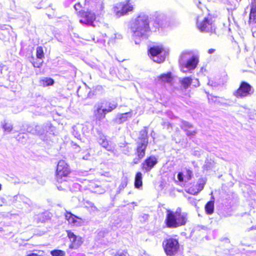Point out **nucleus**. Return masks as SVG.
I'll use <instances>...</instances> for the list:
<instances>
[{
    "mask_svg": "<svg viewBox=\"0 0 256 256\" xmlns=\"http://www.w3.org/2000/svg\"><path fill=\"white\" fill-rule=\"evenodd\" d=\"M130 28L136 36L148 38L151 32L148 16L144 12L140 13L132 24Z\"/></svg>",
    "mask_w": 256,
    "mask_h": 256,
    "instance_id": "obj_1",
    "label": "nucleus"
},
{
    "mask_svg": "<svg viewBox=\"0 0 256 256\" xmlns=\"http://www.w3.org/2000/svg\"><path fill=\"white\" fill-rule=\"evenodd\" d=\"M81 5L80 3L76 4L74 9L76 14L80 18V22L85 24L94 26V23L96 20V16H100L104 13V6L102 4H99L96 6V12L89 10H80Z\"/></svg>",
    "mask_w": 256,
    "mask_h": 256,
    "instance_id": "obj_2",
    "label": "nucleus"
},
{
    "mask_svg": "<svg viewBox=\"0 0 256 256\" xmlns=\"http://www.w3.org/2000/svg\"><path fill=\"white\" fill-rule=\"evenodd\" d=\"M136 144L134 152L135 157L132 162V165L140 164L146 156V150L148 144V127L144 126L142 130L140 131L138 141Z\"/></svg>",
    "mask_w": 256,
    "mask_h": 256,
    "instance_id": "obj_3",
    "label": "nucleus"
},
{
    "mask_svg": "<svg viewBox=\"0 0 256 256\" xmlns=\"http://www.w3.org/2000/svg\"><path fill=\"white\" fill-rule=\"evenodd\" d=\"M188 222L187 214L182 212L180 208L175 212L168 210L164 220L167 228H176L186 224Z\"/></svg>",
    "mask_w": 256,
    "mask_h": 256,
    "instance_id": "obj_4",
    "label": "nucleus"
},
{
    "mask_svg": "<svg viewBox=\"0 0 256 256\" xmlns=\"http://www.w3.org/2000/svg\"><path fill=\"white\" fill-rule=\"evenodd\" d=\"M169 54V50L165 49L162 44L154 45L148 50V55L154 62L163 63Z\"/></svg>",
    "mask_w": 256,
    "mask_h": 256,
    "instance_id": "obj_5",
    "label": "nucleus"
},
{
    "mask_svg": "<svg viewBox=\"0 0 256 256\" xmlns=\"http://www.w3.org/2000/svg\"><path fill=\"white\" fill-rule=\"evenodd\" d=\"M117 107L118 104L114 101L106 102L101 106H98L94 112V118L96 120V122L100 125V122L98 121L104 118L108 113L112 112Z\"/></svg>",
    "mask_w": 256,
    "mask_h": 256,
    "instance_id": "obj_6",
    "label": "nucleus"
},
{
    "mask_svg": "<svg viewBox=\"0 0 256 256\" xmlns=\"http://www.w3.org/2000/svg\"><path fill=\"white\" fill-rule=\"evenodd\" d=\"M71 172L68 164L64 160L58 161L56 171V178L58 184L67 182L66 178Z\"/></svg>",
    "mask_w": 256,
    "mask_h": 256,
    "instance_id": "obj_7",
    "label": "nucleus"
},
{
    "mask_svg": "<svg viewBox=\"0 0 256 256\" xmlns=\"http://www.w3.org/2000/svg\"><path fill=\"white\" fill-rule=\"evenodd\" d=\"M162 246L167 256H175L180 250V244L178 240L172 237L166 238L163 241Z\"/></svg>",
    "mask_w": 256,
    "mask_h": 256,
    "instance_id": "obj_8",
    "label": "nucleus"
},
{
    "mask_svg": "<svg viewBox=\"0 0 256 256\" xmlns=\"http://www.w3.org/2000/svg\"><path fill=\"white\" fill-rule=\"evenodd\" d=\"M196 26L198 30L203 32L209 33L210 35L216 34V26L212 20L204 18L202 20L196 22Z\"/></svg>",
    "mask_w": 256,
    "mask_h": 256,
    "instance_id": "obj_9",
    "label": "nucleus"
},
{
    "mask_svg": "<svg viewBox=\"0 0 256 256\" xmlns=\"http://www.w3.org/2000/svg\"><path fill=\"white\" fill-rule=\"evenodd\" d=\"M254 92L252 86L247 82L242 81L239 87L234 92V96L237 98H242L250 96Z\"/></svg>",
    "mask_w": 256,
    "mask_h": 256,
    "instance_id": "obj_10",
    "label": "nucleus"
},
{
    "mask_svg": "<svg viewBox=\"0 0 256 256\" xmlns=\"http://www.w3.org/2000/svg\"><path fill=\"white\" fill-rule=\"evenodd\" d=\"M133 9V6L129 1L120 2L114 6V12L118 17L126 14L128 12L132 11Z\"/></svg>",
    "mask_w": 256,
    "mask_h": 256,
    "instance_id": "obj_11",
    "label": "nucleus"
},
{
    "mask_svg": "<svg viewBox=\"0 0 256 256\" xmlns=\"http://www.w3.org/2000/svg\"><path fill=\"white\" fill-rule=\"evenodd\" d=\"M206 180L203 178H200L196 182H191L187 186L186 191L187 193L197 195L200 192L206 184Z\"/></svg>",
    "mask_w": 256,
    "mask_h": 256,
    "instance_id": "obj_12",
    "label": "nucleus"
},
{
    "mask_svg": "<svg viewBox=\"0 0 256 256\" xmlns=\"http://www.w3.org/2000/svg\"><path fill=\"white\" fill-rule=\"evenodd\" d=\"M68 237L70 241L69 248L70 249H78L83 244L84 240L82 237L76 236L70 230H66Z\"/></svg>",
    "mask_w": 256,
    "mask_h": 256,
    "instance_id": "obj_13",
    "label": "nucleus"
},
{
    "mask_svg": "<svg viewBox=\"0 0 256 256\" xmlns=\"http://www.w3.org/2000/svg\"><path fill=\"white\" fill-rule=\"evenodd\" d=\"M158 163V160L154 156H147L141 164V168L144 172H150Z\"/></svg>",
    "mask_w": 256,
    "mask_h": 256,
    "instance_id": "obj_14",
    "label": "nucleus"
},
{
    "mask_svg": "<svg viewBox=\"0 0 256 256\" xmlns=\"http://www.w3.org/2000/svg\"><path fill=\"white\" fill-rule=\"evenodd\" d=\"M36 59H34L33 61L32 62V64L34 68H40L42 64V59L44 57V54L42 46H38L36 48Z\"/></svg>",
    "mask_w": 256,
    "mask_h": 256,
    "instance_id": "obj_15",
    "label": "nucleus"
},
{
    "mask_svg": "<svg viewBox=\"0 0 256 256\" xmlns=\"http://www.w3.org/2000/svg\"><path fill=\"white\" fill-rule=\"evenodd\" d=\"M180 128L189 138L194 137L197 133L196 130L194 128L193 126L186 121H182Z\"/></svg>",
    "mask_w": 256,
    "mask_h": 256,
    "instance_id": "obj_16",
    "label": "nucleus"
},
{
    "mask_svg": "<svg viewBox=\"0 0 256 256\" xmlns=\"http://www.w3.org/2000/svg\"><path fill=\"white\" fill-rule=\"evenodd\" d=\"M198 62V58L196 56H193L184 64H182L181 68H186L189 70H194L197 67Z\"/></svg>",
    "mask_w": 256,
    "mask_h": 256,
    "instance_id": "obj_17",
    "label": "nucleus"
},
{
    "mask_svg": "<svg viewBox=\"0 0 256 256\" xmlns=\"http://www.w3.org/2000/svg\"><path fill=\"white\" fill-rule=\"evenodd\" d=\"M248 22L250 24H256V0H252Z\"/></svg>",
    "mask_w": 256,
    "mask_h": 256,
    "instance_id": "obj_18",
    "label": "nucleus"
},
{
    "mask_svg": "<svg viewBox=\"0 0 256 256\" xmlns=\"http://www.w3.org/2000/svg\"><path fill=\"white\" fill-rule=\"evenodd\" d=\"M158 80L162 82L172 84L174 80V76L172 72H169L165 74H162L158 76Z\"/></svg>",
    "mask_w": 256,
    "mask_h": 256,
    "instance_id": "obj_19",
    "label": "nucleus"
},
{
    "mask_svg": "<svg viewBox=\"0 0 256 256\" xmlns=\"http://www.w3.org/2000/svg\"><path fill=\"white\" fill-rule=\"evenodd\" d=\"M66 218L68 221L69 223L74 226H78L80 224V222L79 220H80L81 218L74 215L70 212H66Z\"/></svg>",
    "mask_w": 256,
    "mask_h": 256,
    "instance_id": "obj_20",
    "label": "nucleus"
},
{
    "mask_svg": "<svg viewBox=\"0 0 256 256\" xmlns=\"http://www.w3.org/2000/svg\"><path fill=\"white\" fill-rule=\"evenodd\" d=\"M132 117V110L118 114L115 119L117 123L120 124Z\"/></svg>",
    "mask_w": 256,
    "mask_h": 256,
    "instance_id": "obj_21",
    "label": "nucleus"
},
{
    "mask_svg": "<svg viewBox=\"0 0 256 256\" xmlns=\"http://www.w3.org/2000/svg\"><path fill=\"white\" fill-rule=\"evenodd\" d=\"M192 79L190 76L182 78L180 81V88L182 90H186L192 84Z\"/></svg>",
    "mask_w": 256,
    "mask_h": 256,
    "instance_id": "obj_22",
    "label": "nucleus"
},
{
    "mask_svg": "<svg viewBox=\"0 0 256 256\" xmlns=\"http://www.w3.org/2000/svg\"><path fill=\"white\" fill-rule=\"evenodd\" d=\"M142 174L140 172H136L134 176V186L136 188H140L142 186Z\"/></svg>",
    "mask_w": 256,
    "mask_h": 256,
    "instance_id": "obj_23",
    "label": "nucleus"
},
{
    "mask_svg": "<svg viewBox=\"0 0 256 256\" xmlns=\"http://www.w3.org/2000/svg\"><path fill=\"white\" fill-rule=\"evenodd\" d=\"M204 209L208 214H212L214 211V201L210 200L207 202L205 205Z\"/></svg>",
    "mask_w": 256,
    "mask_h": 256,
    "instance_id": "obj_24",
    "label": "nucleus"
},
{
    "mask_svg": "<svg viewBox=\"0 0 256 256\" xmlns=\"http://www.w3.org/2000/svg\"><path fill=\"white\" fill-rule=\"evenodd\" d=\"M40 82L44 87H46L52 86L54 84V80L50 78H44L41 79Z\"/></svg>",
    "mask_w": 256,
    "mask_h": 256,
    "instance_id": "obj_25",
    "label": "nucleus"
},
{
    "mask_svg": "<svg viewBox=\"0 0 256 256\" xmlns=\"http://www.w3.org/2000/svg\"><path fill=\"white\" fill-rule=\"evenodd\" d=\"M84 208L90 212H94L98 211V208L96 206L94 203L89 201H86L84 202Z\"/></svg>",
    "mask_w": 256,
    "mask_h": 256,
    "instance_id": "obj_26",
    "label": "nucleus"
},
{
    "mask_svg": "<svg viewBox=\"0 0 256 256\" xmlns=\"http://www.w3.org/2000/svg\"><path fill=\"white\" fill-rule=\"evenodd\" d=\"M2 128L4 132L9 134L12 130L13 126L10 124L4 122L2 124Z\"/></svg>",
    "mask_w": 256,
    "mask_h": 256,
    "instance_id": "obj_27",
    "label": "nucleus"
},
{
    "mask_svg": "<svg viewBox=\"0 0 256 256\" xmlns=\"http://www.w3.org/2000/svg\"><path fill=\"white\" fill-rule=\"evenodd\" d=\"M50 219V217L48 216V214L46 212H44L40 214L38 218L39 222H45L46 221L49 220Z\"/></svg>",
    "mask_w": 256,
    "mask_h": 256,
    "instance_id": "obj_28",
    "label": "nucleus"
},
{
    "mask_svg": "<svg viewBox=\"0 0 256 256\" xmlns=\"http://www.w3.org/2000/svg\"><path fill=\"white\" fill-rule=\"evenodd\" d=\"M52 256H65V252L60 250H54L50 252Z\"/></svg>",
    "mask_w": 256,
    "mask_h": 256,
    "instance_id": "obj_29",
    "label": "nucleus"
},
{
    "mask_svg": "<svg viewBox=\"0 0 256 256\" xmlns=\"http://www.w3.org/2000/svg\"><path fill=\"white\" fill-rule=\"evenodd\" d=\"M101 145L108 150H110V146L107 140H103L102 142H100Z\"/></svg>",
    "mask_w": 256,
    "mask_h": 256,
    "instance_id": "obj_30",
    "label": "nucleus"
},
{
    "mask_svg": "<svg viewBox=\"0 0 256 256\" xmlns=\"http://www.w3.org/2000/svg\"><path fill=\"white\" fill-rule=\"evenodd\" d=\"M128 250H126L118 251L115 254V256H126L128 255Z\"/></svg>",
    "mask_w": 256,
    "mask_h": 256,
    "instance_id": "obj_31",
    "label": "nucleus"
},
{
    "mask_svg": "<svg viewBox=\"0 0 256 256\" xmlns=\"http://www.w3.org/2000/svg\"><path fill=\"white\" fill-rule=\"evenodd\" d=\"M99 187L96 184H95L92 182L88 186V189L92 192H96V191L94 190V188H98Z\"/></svg>",
    "mask_w": 256,
    "mask_h": 256,
    "instance_id": "obj_32",
    "label": "nucleus"
},
{
    "mask_svg": "<svg viewBox=\"0 0 256 256\" xmlns=\"http://www.w3.org/2000/svg\"><path fill=\"white\" fill-rule=\"evenodd\" d=\"M192 176V172L190 170H187L186 171V178L188 180H190Z\"/></svg>",
    "mask_w": 256,
    "mask_h": 256,
    "instance_id": "obj_33",
    "label": "nucleus"
},
{
    "mask_svg": "<svg viewBox=\"0 0 256 256\" xmlns=\"http://www.w3.org/2000/svg\"><path fill=\"white\" fill-rule=\"evenodd\" d=\"M178 178L179 182H184L183 174L182 172H180L178 173Z\"/></svg>",
    "mask_w": 256,
    "mask_h": 256,
    "instance_id": "obj_34",
    "label": "nucleus"
},
{
    "mask_svg": "<svg viewBox=\"0 0 256 256\" xmlns=\"http://www.w3.org/2000/svg\"><path fill=\"white\" fill-rule=\"evenodd\" d=\"M96 0H84V4H90L94 2Z\"/></svg>",
    "mask_w": 256,
    "mask_h": 256,
    "instance_id": "obj_35",
    "label": "nucleus"
},
{
    "mask_svg": "<svg viewBox=\"0 0 256 256\" xmlns=\"http://www.w3.org/2000/svg\"><path fill=\"white\" fill-rule=\"evenodd\" d=\"M215 51H216V50L214 48H210L208 50V53L210 54H212L214 53Z\"/></svg>",
    "mask_w": 256,
    "mask_h": 256,
    "instance_id": "obj_36",
    "label": "nucleus"
},
{
    "mask_svg": "<svg viewBox=\"0 0 256 256\" xmlns=\"http://www.w3.org/2000/svg\"><path fill=\"white\" fill-rule=\"evenodd\" d=\"M48 0H42L40 2V3L42 4H46V5L48 4V2H47Z\"/></svg>",
    "mask_w": 256,
    "mask_h": 256,
    "instance_id": "obj_37",
    "label": "nucleus"
},
{
    "mask_svg": "<svg viewBox=\"0 0 256 256\" xmlns=\"http://www.w3.org/2000/svg\"><path fill=\"white\" fill-rule=\"evenodd\" d=\"M213 98H216L217 97L210 96L208 98V100H212Z\"/></svg>",
    "mask_w": 256,
    "mask_h": 256,
    "instance_id": "obj_38",
    "label": "nucleus"
},
{
    "mask_svg": "<svg viewBox=\"0 0 256 256\" xmlns=\"http://www.w3.org/2000/svg\"><path fill=\"white\" fill-rule=\"evenodd\" d=\"M251 230H256V228L252 226L251 228Z\"/></svg>",
    "mask_w": 256,
    "mask_h": 256,
    "instance_id": "obj_39",
    "label": "nucleus"
},
{
    "mask_svg": "<svg viewBox=\"0 0 256 256\" xmlns=\"http://www.w3.org/2000/svg\"><path fill=\"white\" fill-rule=\"evenodd\" d=\"M2 189V186H1V184H0V190H1Z\"/></svg>",
    "mask_w": 256,
    "mask_h": 256,
    "instance_id": "obj_40",
    "label": "nucleus"
}]
</instances>
